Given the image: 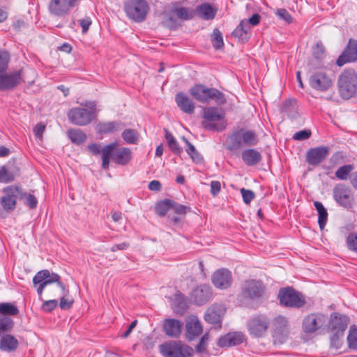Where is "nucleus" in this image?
<instances>
[{
  "mask_svg": "<svg viewBox=\"0 0 357 357\" xmlns=\"http://www.w3.org/2000/svg\"><path fill=\"white\" fill-rule=\"evenodd\" d=\"M10 60L8 52L0 51V91L13 90L24 82L22 68L7 73Z\"/></svg>",
  "mask_w": 357,
  "mask_h": 357,
  "instance_id": "nucleus-1",
  "label": "nucleus"
},
{
  "mask_svg": "<svg viewBox=\"0 0 357 357\" xmlns=\"http://www.w3.org/2000/svg\"><path fill=\"white\" fill-rule=\"evenodd\" d=\"M258 142V136L255 130L240 128L228 135L226 139V149L234 151L241 149L243 146H256Z\"/></svg>",
  "mask_w": 357,
  "mask_h": 357,
  "instance_id": "nucleus-2",
  "label": "nucleus"
},
{
  "mask_svg": "<svg viewBox=\"0 0 357 357\" xmlns=\"http://www.w3.org/2000/svg\"><path fill=\"white\" fill-rule=\"evenodd\" d=\"M190 94L197 101L207 104L214 100L218 105H225L227 102L225 94L213 87H208L202 84H197L190 88Z\"/></svg>",
  "mask_w": 357,
  "mask_h": 357,
  "instance_id": "nucleus-3",
  "label": "nucleus"
},
{
  "mask_svg": "<svg viewBox=\"0 0 357 357\" xmlns=\"http://www.w3.org/2000/svg\"><path fill=\"white\" fill-rule=\"evenodd\" d=\"M278 298L282 307L291 309H301L307 305L305 296L295 290L292 287L280 289Z\"/></svg>",
  "mask_w": 357,
  "mask_h": 357,
  "instance_id": "nucleus-4",
  "label": "nucleus"
},
{
  "mask_svg": "<svg viewBox=\"0 0 357 357\" xmlns=\"http://www.w3.org/2000/svg\"><path fill=\"white\" fill-rule=\"evenodd\" d=\"M82 105L89 109L76 107L71 108L68 112V118L70 123L78 126L89 124L96 117V104L95 102Z\"/></svg>",
  "mask_w": 357,
  "mask_h": 357,
  "instance_id": "nucleus-5",
  "label": "nucleus"
},
{
  "mask_svg": "<svg viewBox=\"0 0 357 357\" xmlns=\"http://www.w3.org/2000/svg\"><path fill=\"white\" fill-rule=\"evenodd\" d=\"M337 86L340 96L348 100L357 92V74L351 68L345 69L339 76Z\"/></svg>",
  "mask_w": 357,
  "mask_h": 357,
  "instance_id": "nucleus-6",
  "label": "nucleus"
},
{
  "mask_svg": "<svg viewBox=\"0 0 357 357\" xmlns=\"http://www.w3.org/2000/svg\"><path fill=\"white\" fill-rule=\"evenodd\" d=\"M202 125L206 130L221 132L226 128L224 122L218 123L225 118V113L216 107L204 108Z\"/></svg>",
  "mask_w": 357,
  "mask_h": 357,
  "instance_id": "nucleus-7",
  "label": "nucleus"
},
{
  "mask_svg": "<svg viewBox=\"0 0 357 357\" xmlns=\"http://www.w3.org/2000/svg\"><path fill=\"white\" fill-rule=\"evenodd\" d=\"M160 354L164 357H192L193 349L181 341L169 340L159 346Z\"/></svg>",
  "mask_w": 357,
  "mask_h": 357,
  "instance_id": "nucleus-8",
  "label": "nucleus"
},
{
  "mask_svg": "<svg viewBox=\"0 0 357 357\" xmlns=\"http://www.w3.org/2000/svg\"><path fill=\"white\" fill-rule=\"evenodd\" d=\"M126 15L135 22L145 20L149 11V6L146 0H129L124 4Z\"/></svg>",
  "mask_w": 357,
  "mask_h": 357,
  "instance_id": "nucleus-9",
  "label": "nucleus"
},
{
  "mask_svg": "<svg viewBox=\"0 0 357 357\" xmlns=\"http://www.w3.org/2000/svg\"><path fill=\"white\" fill-rule=\"evenodd\" d=\"M272 337L275 344H283L289 334V324L287 317L279 314L272 321Z\"/></svg>",
  "mask_w": 357,
  "mask_h": 357,
  "instance_id": "nucleus-10",
  "label": "nucleus"
},
{
  "mask_svg": "<svg viewBox=\"0 0 357 357\" xmlns=\"http://www.w3.org/2000/svg\"><path fill=\"white\" fill-rule=\"evenodd\" d=\"M3 195L0 198V204L6 212H12L16 208L19 199L20 185H10L2 189Z\"/></svg>",
  "mask_w": 357,
  "mask_h": 357,
  "instance_id": "nucleus-11",
  "label": "nucleus"
},
{
  "mask_svg": "<svg viewBox=\"0 0 357 357\" xmlns=\"http://www.w3.org/2000/svg\"><path fill=\"white\" fill-rule=\"evenodd\" d=\"M39 282H42L45 286L56 283L61 288L62 292H63L64 296H67L69 294L68 289L66 287L65 284L61 282L60 275L55 273H51L47 269L38 271L33 277V284L34 287H36Z\"/></svg>",
  "mask_w": 357,
  "mask_h": 357,
  "instance_id": "nucleus-12",
  "label": "nucleus"
},
{
  "mask_svg": "<svg viewBox=\"0 0 357 357\" xmlns=\"http://www.w3.org/2000/svg\"><path fill=\"white\" fill-rule=\"evenodd\" d=\"M266 290V286L259 280H245L241 287L242 296L250 300H256L261 298Z\"/></svg>",
  "mask_w": 357,
  "mask_h": 357,
  "instance_id": "nucleus-13",
  "label": "nucleus"
},
{
  "mask_svg": "<svg viewBox=\"0 0 357 357\" xmlns=\"http://www.w3.org/2000/svg\"><path fill=\"white\" fill-rule=\"evenodd\" d=\"M309 84L316 91L325 92L332 88L333 81L326 71L319 70L312 73L310 76Z\"/></svg>",
  "mask_w": 357,
  "mask_h": 357,
  "instance_id": "nucleus-14",
  "label": "nucleus"
},
{
  "mask_svg": "<svg viewBox=\"0 0 357 357\" xmlns=\"http://www.w3.org/2000/svg\"><path fill=\"white\" fill-rule=\"evenodd\" d=\"M270 324L268 317L264 314H259L250 319L248 324V331L250 335L260 337L266 333Z\"/></svg>",
  "mask_w": 357,
  "mask_h": 357,
  "instance_id": "nucleus-15",
  "label": "nucleus"
},
{
  "mask_svg": "<svg viewBox=\"0 0 357 357\" xmlns=\"http://www.w3.org/2000/svg\"><path fill=\"white\" fill-rule=\"evenodd\" d=\"M334 200L340 206L350 208L354 203V197L349 188L343 183L337 184L333 190Z\"/></svg>",
  "mask_w": 357,
  "mask_h": 357,
  "instance_id": "nucleus-16",
  "label": "nucleus"
},
{
  "mask_svg": "<svg viewBox=\"0 0 357 357\" xmlns=\"http://www.w3.org/2000/svg\"><path fill=\"white\" fill-rule=\"evenodd\" d=\"M328 317L322 313H312L303 320L302 328L305 333H313L327 321Z\"/></svg>",
  "mask_w": 357,
  "mask_h": 357,
  "instance_id": "nucleus-17",
  "label": "nucleus"
},
{
  "mask_svg": "<svg viewBox=\"0 0 357 357\" xmlns=\"http://www.w3.org/2000/svg\"><path fill=\"white\" fill-rule=\"evenodd\" d=\"M116 146V143L112 142L109 144L101 147L100 144L92 143L87 146V150L93 155L102 154V168L104 169H109V155L111 151Z\"/></svg>",
  "mask_w": 357,
  "mask_h": 357,
  "instance_id": "nucleus-18",
  "label": "nucleus"
},
{
  "mask_svg": "<svg viewBox=\"0 0 357 357\" xmlns=\"http://www.w3.org/2000/svg\"><path fill=\"white\" fill-rule=\"evenodd\" d=\"M330 153L326 146H320L310 149L306 153L305 160L308 165L318 166L324 162Z\"/></svg>",
  "mask_w": 357,
  "mask_h": 357,
  "instance_id": "nucleus-19",
  "label": "nucleus"
},
{
  "mask_svg": "<svg viewBox=\"0 0 357 357\" xmlns=\"http://www.w3.org/2000/svg\"><path fill=\"white\" fill-rule=\"evenodd\" d=\"M245 340L246 337L243 333L241 331H232L221 335L217 341V345L222 349L229 348L238 346Z\"/></svg>",
  "mask_w": 357,
  "mask_h": 357,
  "instance_id": "nucleus-20",
  "label": "nucleus"
},
{
  "mask_svg": "<svg viewBox=\"0 0 357 357\" xmlns=\"http://www.w3.org/2000/svg\"><path fill=\"white\" fill-rule=\"evenodd\" d=\"M357 61V40L350 38L347 45L336 61L338 66H342L345 63Z\"/></svg>",
  "mask_w": 357,
  "mask_h": 357,
  "instance_id": "nucleus-21",
  "label": "nucleus"
},
{
  "mask_svg": "<svg viewBox=\"0 0 357 357\" xmlns=\"http://www.w3.org/2000/svg\"><path fill=\"white\" fill-rule=\"evenodd\" d=\"M132 160V151L128 147H118L116 146L109 155V163L112 160L118 165H127Z\"/></svg>",
  "mask_w": 357,
  "mask_h": 357,
  "instance_id": "nucleus-22",
  "label": "nucleus"
},
{
  "mask_svg": "<svg viewBox=\"0 0 357 357\" xmlns=\"http://www.w3.org/2000/svg\"><path fill=\"white\" fill-rule=\"evenodd\" d=\"M225 312L226 309L222 304H213L206 310L204 320L210 324L220 326Z\"/></svg>",
  "mask_w": 357,
  "mask_h": 357,
  "instance_id": "nucleus-23",
  "label": "nucleus"
},
{
  "mask_svg": "<svg viewBox=\"0 0 357 357\" xmlns=\"http://www.w3.org/2000/svg\"><path fill=\"white\" fill-rule=\"evenodd\" d=\"M232 282L231 272L227 268L217 270L212 276L213 285L220 289L229 288Z\"/></svg>",
  "mask_w": 357,
  "mask_h": 357,
  "instance_id": "nucleus-24",
  "label": "nucleus"
},
{
  "mask_svg": "<svg viewBox=\"0 0 357 357\" xmlns=\"http://www.w3.org/2000/svg\"><path fill=\"white\" fill-rule=\"evenodd\" d=\"M73 8L74 6L69 0H50L48 5L50 13L58 17L68 15Z\"/></svg>",
  "mask_w": 357,
  "mask_h": 357,
  "instance_id": "nucleus-25",
  "label": "nucleus"
},
{
  "mask_svg": "<svg viewBox=\"0 0 357 357\" xmlns=\"http://www.w3.org/2000/svg\"><path fill=\"white\" fill-rule=\"evenodd\" d=\"M349 323V318L339 312H333L329 320V328L332 332L344 333Z\"/></svg>",
  "mask_w": 357,
  "mask_h": 357,
  "instance_id": "nucleus-26",
  "label": "nucleus"
},
{
  "mask_svg": "<svg viewBox=\"0 0 357 357\" xmlns=\"http://www.w3.org/2000/svg\"><path fill=\"white\" fill-rule=\"evenodd\" d=\"M190 296L195 304L202 305L211 299L212 296L211 287L208 285H200L192 290Z\"/></svg>",
  "mask_w": 357,
  "mask_h": 357,
  "instance_id": "nucleus-27",
  "label": "nucleus"
},
{
  "mask_svg": "<svg viewBox=\"0 0 357 357\" xmlns=\"http://www.w3.org/2000/svg\"><path fill=\"white\" fill-rule=\"evenodd\" d=\"M175 101L178 107L184 113L192 114L195 112V103L183 92L177 93L175 96Z\"/></svg>",
  "mask_w": 357,
  "mask_h": 357,
  "instance_id": "nucleus-28",
  "label": "nucleus"
},
{
  "mask_svg": "<svg viewBox=\"0 0 357 357\" xmlns=\"http://www.w3.org/2000/svg\"><path fill=\"white\" fill-rule=\"evenodd\" d=\"M312 52L313 59L310 61V65L314 68H320L323 66L322 60L326 57V49L322 42L319 41L312 47Z\"/></svg>",
  "mask_w": 357,
  "mask_h": 357,
  "instance_id": "nucleus-29",
  "label": "nucleus"
},
{
  "mask_svg": "<svg viewBox=\"0 0 357 357\" xmlns=\"http://www.w3.org/2000/svg\"><path fill=\"white\" fill-rule=\"evenodd\" d=\"M183 324L178 319H167L163 324V331L169 337H177L181 332Z\"/></svg>",
  "mask_w": 357,
  "mask_h": 357,
  "instance_id": "nucleus-30",
  "label": "nucleus"
},
{
  "mask_svg": "<svg viewBox=\"0 0 357 357\" xmlns=\"http://www.w3.org/2000/svg\"><path fill=\"white\" fill-rule=\"evenodd\" d=\"M185 327L186 337L190 341L198 337L203 331L202 326L196 317L191 318L186 323Z\"/></svg>",
  "mask_w": 357,
  "mask_h": 357,
  "instance_id": "nucleus-31",
  "label": "nucleus"
},
{
  "mask_svg": "<svg viewBox=\"0 0 357 357\" xmlns=\"http://www.w3.org/2000/svg\"><path fill=\"white\" fill-rule=\"evenodd\" d=\"M241 158L247 166H255L262 160L259 151L254 149H245L241 153Z\"/></svg>",
  "mask_w": 357,
  "mask_h": 357,
  "instance_id": "nucleus-32",
  "label": "nucleus"
},
{
  "mask_svg": "<svg viewBox=\"0 0 357 357\" xmlns=\"http://www.w3.org/2000/svg\"><path fill=\"white\" fill-rule=\"evenodd\" d=\"M218 9L208 3H204L196 8L197 15L204 20H211L215 18Z\"/></svg>",
  "mask_w": 357,
  "mask_h": 357,
  "instance_id": "nucleus-33",
  "label": "nucleus"
},
{
  "mask_svg": "<svg viewBox=\"0 0 357 357\" xmlns=\"http://www.w3.org/2000/svg\"><path fill=\"white\" fill-rule=\"evenodd\" d=\"M123 124L120 121L100 122L96 126L97 132L101 134H109L121 130Z\"/></svg>",
  "mask_w": 357,
  "mask_h": 357,
  "instance_id": "nucleus-34",
  "label": "nucleus"
},
{
  "mask_svg": "<svg viewBox=\"0 0 357 357\" xmlns=\"http://www.w3.org/2000/svg\"><path fill=\"white\" fill-rule=\"evenodd\" d=\"M250 30V26L248 22L242 20L236 28L232 31V36L237 38L241 43H245L249 39L248 32Z\"/></svg>",
  "mask_w": 357,
  "mask_h": 357,
  "instance_id": "nucleus-35",
  "label": "nucleus"
},
{
  "mask_svg": "<svg viewBox=\"0 0 357 357\" xmlns=\"http://www.w3.org/2000/svg\"><path fill=\"white\" fill-rule=\"evenodd\" d=\"M17 340L10 334L4 335L0 340V349L6 352L14 351L18 347Z\"/></svg>",
  "mask_w": 357,
  "mask_h": 357,
  "instance_id": "nucleus-36",
  "label": "nucleus"
},
{
  "mask_svg": "<svg viewBox=\"0 0 357 357\" xmlns=\"http://www.w3.org/2000/svg\"><path fill=\"white\" fill-rule=\"evenodd\" d=\"M20 195L19 199L22 200L24 204L30 209H35L38 205V199L35 195L26 192L20 185Z\"/></svg>",
  "mask_w": 357,
  "mask_h": 357,
  "instance_id": "nucleus-37",
  "label": "nucleus"
},
{
  "mask_svg": "<svg viewBox=\"0 0 357 357\" xmlns=\"http://www.w3.org/2000/svg\"><path fill=\"white\" fill-rule=\"evenodd\" d=\"M18 169L16 170L10 169L6 165L0 167V183H8L15 181L17 174Z\"/></svg>",
  "mask_w": 357,
  "mask_h": 357,
  "instance_id": "nucleus-38",
  "label": "nucleus"
},
{
  "mask_svg": "<svg viewBox=\"0 0 357 357\" xmlns=\"http://www.w3.org/2000/svg\"><path fill=\"white\" fill-rule=\"evenodd\" d=\"M314 206L318 213V224L319 228L322 230L325 227L328 220L327 210L322 203L318 201L314 202Z\"/></svg>",
  "mask_w": 357,
  "mask_h": 357,
  "instance_id": "nucleus-39",
  "label": "nucleus"
},
{
  "mask_svg": "<svg viewBox=\"0 0 357 357\" xmlns=\"http://www.w3.org/2000/svg\"><path fill=\"white\" fill-rule=\"evenodd\" d=\"M67 135L70 141L77 145L83 144L86 140V135L80 129H70Z\"/></svg>",
  "mask_w": 357,
  "mask_h": 357,
  "instance_id": "nucleus-40",
  "label": "nucleus"
},
{
  "mask_svg": "<svg viewBox=\"0 0 357 357\" xmlns=\"http://www.w3.org/2000/svg\"><path fill=\"white\" fill-rule=\"evenodd\" d=\"M121 137L126 143L129 144H137L139 141V132L132 128L125 129L121 134Z\"/></svg>",
  "mask_w": 357,
  "mask_h": 357,
  "instance_id": "nucleus-41",
  "label": "nucleus"
},
{
  "mask_svg": "<svg viewBox=\"0 0 357 357\" xmlns=\"http://www.w3.org/2000/svg\"><path fill=\"white\" fill-rule=\"evenodd\" d=\"M173 200L165 199L158 202L155 206V212L160 217H165L167 211L172 208Z\"/></svg>",
  "mask_w": 357,
  "mask_h": 357,
  "instance_id": "nucleus-42",
  "label": "nucleus"
},
{
  "mask_svg": "<svg viewBox=\"0 0 357 357\" xmlns=\"http://www.w3.org/2000/svg\"><path fill=\"white\" fill-rule=\"evenodd\" d=\"M19 313L17 307L12 303H0V314L3 316H15Z\"/></svg>",
  "mask_w": 357,
  "mask_h": 357,
  "instance_id": "nucleus-43",
  "label": "nucleus"
},
{
  "mask_svg": "<svg viewBox=\"0 0 357 357\" xmlns=\"http://www.w3.org/2000/svg\"><path fill=\"white\" fill-rule=\"evenodd\" d=\"M183 140L185 142V144H186V148H185V151L186 152L188 153V154L190 156V158H192V160L197 162V163H199L202 160H203V158L201 156V155L198 153V151H197V149H195V146L192 145L186 138H185L184 137H183Z\"/></svg>",
  "mask_w": 357,
  "mask_h": 357,
  "instance_id": "nucleus-44",
  "label": "nucleus"
},
{
  "mask_svg": "<svg viewBox=\"0 0 357 357\" xmlns=\"http://www.w3.org/2000/svg\"><path fill=\"white\" fill-rule=\"evenodd\" d=\"M354 169L353 165H344L337 169L335 173V176L340 180H347Z\"/></svg>",
  "mask_w": 357,
  "mask_h": 357,
  "instance_id": "nucleus-45",
  "label": "nucleus"
},
{
  "mask_svg": "<svg viewBox=\"0 0 357 357\" xmlns=\"http://www.w3.org/2000/svg\"><path fill=\"white\" fill-rule=\"evenodd\" d=\"M13 321L11 318L0 314V335L8 332L13 328Z\"/></svg>",
  "mask_w": 357,
  "mask_h": 357,
  "instance_id": "nucleus-46",
  "label": "nucleus"
},
{
  "mask_svg": "<svg viewBox=\"0 0 357 357\" xmlns=\"http://www.w3.org/2000/svg\"><path fill=\"white\" fill-rule=\"evenodd\" d=\"M211 43L213 47L215 50H219L223 47L224 41L221 32L218 29H215L213 32V35L211 37Z\"/></svg>",
  "mask_w": 357,
  "mask_h": 357,
  "instance_id": "nucleus-47",
  "label": "nucleus"
},
{
  "mask_svg": "<svg viewBox=\"0 0 357 357\" xmlns=\"http://www.w3.org/2000/svg\"><path fill=\"white\" fill-rule=\"evenodd\" d=\"M347 341L349 347L352 350L357 351V327L351 326L350 328Z\"/></svg>",
  "mask_w": 357,
  "mask_h": 357,
  "instance_id": "nucleus-48",
  "label": "nucleus"
},
{
  "mask_svg": "<svg viewBox=\"0 0 357 357\" xmlns=\"http://www.w3.org/2000/svg\"><path fill=\"white\" fill-rule=\"evenodd\" d=\"M280 112L287 114L289 117H294L295 107L293 101L291 100H286L281 105Z\"/></svg>",
  "mask_w": 357,
  "mask_h": 357,
  "instance_id": "nucleus-49",
  "label": "nucleus"
},
{
  "mask_svg": "<svg viewBox=\"0 0 357 357\" xmlns=\"http://www.w3.org/2000/svg\"><path fill=\"white\" fill-rule=\"evenodd\" d=\"M174 13L179 19L183 20H188L192 17V15L188 13V8L184 7H175L172 9Z\"/></svg>",
  "mask_w": 357,
  "mask_h": 357,
  "instance_id": "nucleus-50",
  "label": "nucleus"
},
{
  "mask_svg": "<svg viewBox=\"0 0 357 357\" xmlns=\"http://www.w3.org/2000/svg\"><path fill=\"white\" fill-rule=\"evenodd\" d=\"M209 335L208 333L202 335L199 343L195 346V351L197 354H203L206 351Z\"/></svg>",
  "mask_w": 357,
  "mask_h": 357,
  "instance_id": "nucleus-51",
  "label": "nucleus"
},
{
  "mask_svg": "<svg viewBox=\"0 0 357 357\" xmlns=\"http://www.w3.org/2000/svg\"><path fill=\"white\" fill-rule=\"evenodd\" d=\"M347 245L349 250L357 252V234L350 233L347 237Z\"/></svg>",
  "mask_w": 357,
  "mask_h": 357,
  "instance_id": "nucleus-52",
  "label": "nucleus"
},
{
  "mask_svg": "<svg viewBox=\"0 0 357 357\" xmlns=\"http://www.w3.org/2000/svg\"><path fill=\"white\" fill-rule=\"evenodd\" d=\"M275 14L280 20H284L288 24H291L293 22L291 14L284 8L277 9Z\"/></svg>",
  "mask_w": 357,
  "mask_h": 357,
  "instance_id": "nucleus-53",
  "label": "nucleus"
},
{
  "mask_svg": "<svg viewBox=\"0 0 357 357\" xmlns=\"http://www.w3.org/2000/svg\"><path fill=\"white\" fill-rule=\"evenodd\" d=\"M172 205V208L174 209V212L178 215H185L187 212L190 211V207L176 202L174 200Z\"/></svg>",
  "mask_w": 357,
  "mask_h": 357,
  "instance_id": "nucleus-54",
  "label": "nucleus"
},
{
  "mask_svg": "<svg viewBox=\"0 0 357 357\" xmlns=\"http://www.w3.org/2000/svg\"><path fill=\"white\" fill-rule=\"evenodd\" d=\"M312 132L310 130L305 129L296 132L293 135V139L297 141H302L309 139L311 137Z\"/></svg>",
  "mask_w": 357,
  "mask_h": 357,
  "instance_id": "nucleus-55",
  "label": "nucleus"
},
{
  "mask_svg": "<svg viewBox=\"0 0 357 357\" xmlns=\"http://www.w3.org/2000/svg\"><path fill=\"white\" fill-rule=\"evenodd\" d=\"M58 305V301L55 299L45 301L42 305L41 310L46 312H50Z\"/></svg>",
  "mask_w": 357,
  "mask_h": 357,
  "instance_id": "nucleus-56",
  "label": "nucleus"
},
{
  "mask_svg": "<svg viewBox=\"0 0 357 357\" xmlns=\"http://www.w3.org/2000/svg\"><path fill=\"white\" fill-rule=\"evenodd\" d=\"M241 193L243 200L246 204H249L255 197L254 192L251 190L241 188Z\"/></svg>",
  "mask_w": 357,
  "mask_h": 357,
  "instance_id": "nucleus-57",
  "label": "nucleus"
},
{
  "mask_svg": "<svg viewBox=\"0 0 357 357\" xmlns=\"http://www.w3.org/2000/svg\"><path fill=\"white\" fill-rule=\"evenodd\" d=\"M79 25L82 26V33H86L89 29L90 26L92 24V20L90 17H85L78 20Z\"/></svg>",
  "mask_w": 357,
  "mask_h": 357,
  "instance_id": "nucleus-58",
  "label": "nucleus"
},
{
  "mask_svg": "<svg viewBox=\"0 0 357 357\" xmlns=\"http://www.w3.org/2000/svg\"><path fill=\"white\" fill-rule=\"evenodd\" d=\"M174 301L178 303L179 311H184L186 308V302L183 294L178 293L174 295Z\"/></svg>",
  "mask_w": 357,
  "mask_h": 357,
  "instance_id": "nucleus-59",
  "label": "nucleus"
},
{
  "mask_svg": "<svg viewBox=\"0 0 357 357\" xmlns=\"http://www.w3.org/2000/svg\"><path fill=\"white\" fill-rule=\"evenodd\" d=\"M66 296H64L63 292H62V296L60 298L59 307L62 310H68L70 309L73 303V300H69L66 298Z\"/></svg>",
  "mask_w": 357,
  "mask_h": 357,
  "instance_id": "nucleus-60",
  "label": "nucleus"
},
{
  "mask_svg": "<svg viewBox=\"0 0 357 357\" xmlns=\"http://www.w3.org/2000/svg\"><path fill=\"white\" fill-rule=\"evenodd\" d=\"M333 334L331 337V344L333 347L338 349L340 345V337L343 336L344 333H339L333 332Z\"/></svg>",
  "mask_w": 357,
  "mask_h": 357,
  "instance_id": "nucleus-61",
  "label": "nucleus"
},
{
  "mask_svg": "<svg viewBox=\"0 0 357 357\" xmlns=\"http://www.w3.org/2000/svg\"><path fill=\"white\" fill-rule=\"evenodd\" d=\"M168 144L169 149L176 155H180L183 152V148L180 146L178 142L172 141Z\"/></svg>",
  "mask_w": 357,
  "mask_h": 357,
  "instance_id": "nucleus-62",
  "label": "nucleus"
},
{
  "mask_svg": "<svg viewBox=\"0 0 357 357\" xmlns=\"http://www.w3.org/2000/svg\"><path fill=\"white\" fill-rule=\"evenodd\" d=\"M221 184L218 181H212L211 182V193L215 197L216 196L220 191Z\"/></svg>",
  "mask_w": 357,
  "mask_h": 357,
  "instance_id": "nucleus-63",
  "label": "nucleus"
},
{
  "mask_svg": "<svg viewBox=\"0 0 357 357\" xmlns=\"http://www.w3.org/2000/svg\"><path fill=\"white\" fill-rule=\"evenodd\" d=\"M45 126L43 123H37L33 130L35 135L38 137H42L43 134L45 131Z\"/></svg>",
  "mask_w": 357,
  "mask_h": 357,
  "instance_id": "nucleus-64",
  "label": "nucleus"
}]
</instances>
